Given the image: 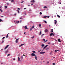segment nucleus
I'll return each mask as SVG.
<instances>
[{
  "mask_svg": "<svg viewBox=\"0 0 65 65\" xmlns=\"http://www.w3.org/2000/svg\"><path fill=\"white\" fill-rule=\"evenodd\" d=\"M46 41H47V40H46L45 42H46Z\"/></svg>",
  "mask_w": 65,
  "mask_h": 65,
  "instance_id": "e2e57ef3",
  "label": "nucleus"
},
{
  "mask_svg": "<svg viewBox=\"0 0 65 65\" xmlns=\"http://www.w3.org/2000/svg\"><path fill=\"white\" fill-rule=\"evenodd\" d=\"M0 22H1V19H0Z\"/></svg>",
  "mask_w": 65,
  "mask_h": 65,
  "instance_id": "864d4df0",
  "label": "nucleus"
},
{
  "mask_svg": "<svg viewBox=\"0 0 65 65\" xmlns=\"http://www.w3.org/2000/svg\"><path fill=\"white\" fill-rule=\"evenodd\" d=\"M58 42H61V39H58Z\"/></svg>",
  "mask_w": 65,
  "mask_h": 65,
  "instance_id": "423d86ee",
  "label": "nucleus"
},
{
  "mask_svg": "<svg viewBox=\"0 0 65 65\" xmlns=\"http://www.w3.org/2000/svg\"><path fill=\"white\" fill-rule=\"evenodd\" d=\"M43 35H44V34H42L41 35V37H42V36H43Z\"/></svg>",
  "mask_w": 65,
  "mask_h": 65,
  "instance_id": "58836bf2",
  "label": "nucleus"
},
{
  "mask_svg": "<svg viewBox=\"0 0 65 65\" xmlns=\"http://www.w3.org/2000/svg\"><path fill=\"white\" fill-rule=\"evenodd\" d=\"M41 51V50H40V51Z\"/></svg>",
  "mask_w": 65,
  "mask_h": 65,
  "instance_id": "338daca9",
  "label": "nucleus"
},
{
  "mask_svg": "<svg viewBox=\"0 0 65 65\" xmlns=\"http://www.w3.org/2000/svg\"><path fill=\"white\" fill-rule=\"evenodd\" d=\"M32 29H33V28L32 27H31L30 28V31H31V30H32Z\"/></svg>",
  "mask_w": 65,
  "mask_h": 65,
  "instance_id": "b1692460",
  "label": "nucleus"
},
{
  "mask_svg": "<svg viewBox=\"0 0 65 65\" xmlns=\"http://www.w3.org/2000/svg\"><path fill=\"white\" fill-rule=\"evenodd\" d=\"M32 52L33 53H34V54L36 53L35 51H32Z\"/></svg>",
  "mask_w": 65,
  "mask_h": 65,
  "instance_id": "6ab92c4d",
  "label": "nucleus"
},
{
  "mask_svg": "<svg viewBox=\"0 0 65 65\" xmlns=\"http://www.w3.org/2000/svg\"><path fill=\"white\" fill-rule=\"evenodd\" d=\"M26 9V8H24L23 9Z\"/></svg>",
  "mask_w": 65,
  "mask_h": 65,
  "instance_id": "603ef678",
  "label": "nucleus"
},
{
  "mask_svg": "<svg viewBox=\"0 0 65 65\" xmlns=\"http://www.w3.org/2000/svg\"><path fill=\"white\" fill-rule=\"evenodd\" d=\"M44 23H47V22H46V21H44Z\"/></svg>",
  "mask_w": 65,
  "mask_h": 65,
  "instance_id": "7c9ffc66",
  "label": "nucleus"
},
{
  "mask_svg": "<svg viewBox=\"0 0 65 65\" xmlns=\"http://www.w3.org/2000/svg\"><path fill=\"white\" fill-rule=\"evenodd\" d=\"M2 21V22H3V21L2 20H1V21Z\"/></svg>",
  "mask_w": 65,
  "mask_h": 65,
  "instance_id": "69168bd1",
  "label": "nucleus"
},
{
  "mask_svg": "<svg viewBox=\"0 0 65 65\" xmlns=\"http://www.w3.org/2000/svg\"><path fill=\"white\" fill-rule=\"evenodd\" d=\"M20 19H22V18H20Z\"/></svg>",
  "mask_w": 65,
  "mask_h": 65,
  "instance_id": "13d9d810",
  "label": "nucleus"
},
{
  "mask_svg": "<svg viewBox=\"0 0 65 65\" xmlns=\"http://www.w3.org/2000/svg\"><path fill=\"white\" fill-rule=\"evenodd\" d=\"M41 46H42V48L43 47H44V45L43 44H42L41 45Z\"/></svg>",
  "mask_w": 65,
  "mask_h": 65,
  "instance_id": "4468645a",
  "label": "nucleus"
},
{
  "mask_svg": "<svg viewBox=\"0 0 65 65\" xmlns=\"http://www.w3.org/2000/svg\"><path fill=\"white\" fill-rule=\"evenodd\" d=\"M19 21H16V22L15 23V24H18V23H19Z\"/></svg>",
  "mask_w": 65,
  "mask_h": 65,
  "instance_id": "9b49d317",
  "label": "nucleus"
},
{
  "mask_svg": "<svg viewBox=\"0 0 65 65\" xmlns=\"http://www.w3.org/2000/svg\"><path fill=\"white\" fill-rule=\"evenodd\" d=\"M50 43H48V44H50Z\"/></svg>",
  "mask_w": 65,
  "mask_h": 65,
  "instance_id": "774afa93",
  "label": "nucleus"
},
{
  "mask_svg": "<svg viewBox=\"0 0 65 65\" xmlns=\"http://www.w3.org/2000/svg\"><path fill=\"white\" fill-rule=\"evenodd\" d=\"M54 23L55 24H57V21L55 20L54 21Z\"/></svg>",
  "mask_w": 65,
  "mask_h": 65,
  "instance_id": "6e6552de",
  "label": "nucleus"
},
{
  "mask_svg": "<svg viewBox=\"0 0 65 65\" xmlns=\"http://www.w3.org/2000/svg\"><path fill=\"white\" fill-rule=\"evenodd\" d=\"M38 52H40V51H38Z\"/></svg>",
  "mask_w": 65,
  "mask_h": 65,
  "instance_id": "bf43d9fd",
  "label": "nucleus"
},
{
  "mask_svg": "<svg viewBox=\"0 0 65 65\" xmlns=\"http://www.w3.org/2000/svg\"><path fill=\"white\" fill-rule=\"evenodd\" d=\"M31 55L32 56V57H34V56H36L35 54H34V53H32V54H31Z\"/></svg>",
  "mask_w": 65,
  "mask_h": 65,
  "instance_id": "7ed1b4c3",
  "label": "nucleus"
},
{
  "mask_svg": "<svg viewBox=\"0 0 65 65\" xmlns=\"http://www.w3.org/2000/svg\"><path fill=\"white\" fill-rule=\"evenodd\" d=\"M10 56V54H8L7 55V57H8V56Z\"/></svg>",
  "mask_w": 65,
  "mask_h": 65,
  "instance_id": "cd10ccee",
  "label": "nucleus"
},
{
  "mask_svg": "<svg viewBox=\"0 0 65 65\" xmlns=\"http://www.w3.org/2000/svg\"><path fill=\"white\" fill-rule=\"evenodd\" d=\"M34 38V36H33L31 37V38H32V39Z\"/></svg>",
  "mask_w": 65,
  "mask_h": 65,
  "instance_id": "f704fd0d",
  "label": "nucleus"
},
{
  "mask_svg": "<svg viewBox=\"0 0 65 65\" xmlns=\"http://www.w3.org/2000/svg\"><path fill=\"white\" fill-rule=\"evenodd\" d=\"M50 18V16H44L43 17V18Z\"/></svg>",
  "mask_w": 65,
  "mask_h": 65,
  "instance_id": "f03ea898",
  "label": "nucleus"
},
{
  "mask_svg": "<svg viewBox=\"0 0 65 65\" xmlns=\"http://www.w3.org/2000/svg\"><path fill=\"white\" fill-rule=\"evenodd\" d=\"M50 63V62H49V61H47V64H48V63Z\"/></svg>",
  "mask_w": 65,
  "mask_h": 65,
  "instance_id": "49530a36",
  "label": "nucleus"
},
{
  "mask_svg": "<svg viewBox=\"0 0 65 65\" xmlns=\"http://www.w3.org/2000/svg\"><path fill=\"white\" fill-rule=\"evenodd\" d=\"M33 5V4H32H32H31V6H32V5Z\"/></svg>",
  "mask_w": 65,
  "mask_h": 65,
  "instance_id": "8fccbe9b",
  "label": "nucleus"
},
{
  "mask_svg": "<svg viewBox=\"0 0 65 65\" xmlns=\"http://www.w3.org/2000/svg\"><path fill=\"white\" fill-rule=\"evenodd\" d=\"M41 31H40V32L39 35H41Z\"/></svg>",
  "mask_w": 65,
  "mask_h": 65,
  "instance_id": "c85d7f7f",
  "label": "nucleus"
},
{
  "mask_svg": "<svg viewBox=\"0 0 65 65\" xmlns=\"http://www.w3.org/2000/svg\"><path fill=\"white\" fill-rule=\"evenodd\" d=\"M45 53V52H41L40 53V54H44Z\"/></svg>",
  "mask_w": 65,
  "mask_h": 65,
  "instance_id": "0eeeda50",
  "label": "nucleus"
},
{
  "mask_svg": "<svg viewBox=\"0 0 65 65\" xmlns=\"http://www.w3.org/2000/svg\"><path fill=\"white\" fill-rule=\"evenodd\" d=\"M13 60H15V59L14 58L13 59Z\"/></svg>",
  "mask_w": 65,
  "mask_h": 65,
  "instance_id": "3c124183",
  "label": "nucleus"
},
{
  "mask_svg": "<svg viewBox=\"0 0 65 65\" xmlns=\"http://www.w3.org/2000/svg\"><path fill=\"white\" fill-rule=\"evenodd\" d=\"M24 28H25V29H28V28L27 27V26H25Z\"/></svg>",
  "mask_w": 65,
  "mask_h": 65,
  "instance_id": "dca6fc26",
  "label": "nucleus"
},
{
  "mask_svg": "<svg viewBox=\"0 0 65 65\" xmlns=\"http://www.w3.org/2000/svg\"><path fill=\"white\" fill-rule=\"evenodd\" d=\"M14 0H11V2H13Z\"/></svg>",
  "mask_w": 65,
  "mask_h": 65,
  "instance_id": "4be33fe9",
  "label": "nucleus"
},
{
  "mask_svg": "<svg viewBox=\"0 0 65 65\" xmlns=\"http://www.w3.org/2000/svg\"><path fill=\"white\" fill-rule=\"evenodd\" d=\"M42 14V13L41 12H40V14Z\"/></svg>",
  "mask_w": 65,
  "mask_h": 65,
  "instance_id": "ea45409f",
  "label": "nucleus"
},
{
  "mask_svg": "<svg viewBox=\"0 0 65 65\" xmlns=\"http://www.w3.org/2000/svg\"><path fill=\"white\" fill-rule=\"evenodd\" d=\"M9 45H7V46H6L4 48V50H6V49L7 48V47H8V46H9Z\"/></svg>",
  "mask_w": 65,
  "mask_h": 65,
  "instance_id": "20e7f679",
  "label": "nucleus"
},
{
  "mask_svg": "<svg viewBox=\"0 0 65 65\" xmlns=\"http://www.w3.org/2000/svg\"><path fill=\"white\" fill-rule=\"evenodd\" d=\"M57 16L58 18H60V15H57Z\"/></svg>",
  "mask_w": 65,
  "mask_h": 65,
  "instance_id": "c756f323",
  "label": "nucleus"
},
{
  "mask_svg": "<svg viewBox=\"0 0 65 65\" xmlns=\"http://www.w3.org/2000/svg\"><path fill=\"white\" fill-rule=\"evenodd\" d=\"M43 41H45V39H43Z\"/></svg>",
  "mask_w": 65,
  "mask_h": 65,
  "instance_id": "a18cd8bd",
  "label": "nucleus"
},
{
  "mask_svg": "<svg viewBox=\"0 0 65 65\" xmlns=\"http://www.w3.org/2000/svg\"><path fill=\"white\" fill-rule=\"evenodd\" d=\"M15 22H16V21H14V23H15Z\"/></svg>",
  "mask_w": 65,
  "mask_h": 65,
  "instance_id": "4d7b16f0",
  "label": "nucleus"
},
{
  "mask_svg": "<svg viewBox=\"0 0 65 65\" xmlns=\"http://www.w3.org/2000/svg\"><path fill=\"white\" fill-rule=\"evenodd\" d=\"M18 10H20V9L19 8H18Z\"/></svg>",
  "mask_w": 65,
  "mask_h": 65,
  "instance_id": "09e8293b",
  "label": "nucleus"
},
{
  "mask_svg": "<svg viewBox=\"0 0 65 65\" xmlns=\"http://www.w3.org/2000/svg\"><path fill=\"white\" fill-rule=\"evenodd\" d=\"M5 8H7V6H5Z\"/></svg>",
  "mask_w": 65,
  "mask_h": 65,
  "instance_id": "a878e982",
  "label": "nucleus"
},
{
  "mask_svg": "<svg viewBox=\"0 0 65 65\" xmlns=\"http://www.w3.org/2000/svg\"><path fill=\"white\" fill-rule=\"evenodd\" d=\"M26 34V33H25V32H24V34Z\"/></svg>",
  "mask_w": 65,
  "mask_h": 65,
  "instance_id": "0e129e2a",
  "label": "nucleus"
},
{
  "mask_svg": "<svg viewBox=\"0 0 65 65\" xmlns=\"http://www.w3.org/2000/svg\"><path fill=\"white\" fill-rule=\"evenodd\" d=\"M5 54H6L8 52V51H5Z\"/></svg>",
  "mask_w": 65,
  "mask_h": 65,
  "instance_id": "a211bd4d",
  "label": "nucleus"
},
{
  "mask_svg": "<svg viewBox=\"0 0 65 65\" xmlns=\"http://www.w3.org/2000/svg\"><path fill=\"white\" fill-rule=\"evenodd\" d=\"M19 38L17 39H16L15 41V42L16 43H18V41L19 40Z\"/></svg>",
  "mask_w": 65,
  "mask_h": 65,
  "instance_id": "39448f33",
  "label": "nucleus"
},
{
  "mask_svg": "<svg viewBox=\"0 0 65 65\" xmlns=\"http://www.w3.org/2000/svg\"><path fill=\"white\" fill-rule=\"evenodd\" d=\"M18 61H21V60H20V58H19V57H18Z\"/></svg>",
  "mask_w": 65,
  "mask_h": 65,
  "instance_id": "1a4fd4ad",
  "label": "nucleus"
},
{
  "mask_svg": "<svg viewBox=\"0 0 65 65\" xmlns=\"http://www.w3.org/2000/svg\"><path fill=\"white\" fill-rule=\"evenodd\" d=\"M31 27L32 28H34V26L33 25V26H32Z\"/></svg>",
  "mask_w": 65,
  "mask_h": 65,
  "instance_id": "2f4dec72",
  "label": "nucleus"
},
{
  "mask_svg": "<svg viewBox=\"0 0 65 65\" xmlns=\"http://www.w3.org/2000/svg\"><path fill=\"white\" fill-rule=\"evenodd\" d=\"M17 11L18 12V13H20V11L19 10H17Z\"/></svg>",
  "mask_w": 65,
  "mask_h": 65,
  "instance_id": "a19ab883",
  "label": "nucleus"
},
{
  "mask_svg": "<svg viewBox=\"0 0 65 65\" xmlns=\"http://www.w3.org/2000/svg\"><path fill=\"white\" fill-rule=\"evenodd\" d=\"M24 45V44H21L19 46V47H21V46H23V45Z\"/></svg>",
  "mask_w": 65,
  "mask_h": 65,
  "instance_id": "9d476101",
  "label": "nucleus"
},
{
  "mask_svg": "<svg viewBox=\"0 0 65 65\" xmlns=\"http://www.w3.org/2000/svg\"><path fill=\"white\" fill-rule=\"evenodd\" d=\"M47 31H48V30H47V29H46L45 30V32H47Z\"/></svg>",
  "mask_w": 65,
  "mask_h": 65,
  "instance_id": "bb28decb",
  "label": "nucleus"
},
{
  "mask_svg": "<svg viewBox=\"0 0 65 65\" xmlns=\"http://www.w3.org/2000/svg\"><path fill=\"white\" fill-rule=\"evenodd\" d=\"M17 15V14L16 13H15V14L14 15Z\"/></svg>",
  "mask_w": 65,
  "mask_h": 65,
  "instance_id": "c03bdc74",
  "label": "nucleus"
},
{
  "mask_svg": "<svg viewBox=\"0 0 65 65\" xmlns=\"http://www.w3.org/2000/svg\"><path fill=\"white\" fill-rule=\"evenodd\" d=\"M59 2H58V4H59Z\"/></svg>",
  "mask_w": 65,
  "mask_h": 65,
  "instance_id": "052dcab7",
  "label": "nucleus"
},
{
  "mask_svg": "<svg viewBox=\"0 0 65 65\" xmlns=\"http://www.w3.org/2000/svg\"><path fill=\"white\" fill-rule=\"evenodd\" d=\"M48 46V45H46L42 49V50H43L41 51V52H43V51L44 49H45V48H46V47H47V46Z\"/></svg>",
  "mask_w": 65,
  "mask_h": 65,
  "instance_id": "f257e3e1",
  "label": "nucleus"
},
{
  "mask_svg": "<svg viewBox=\"0 0 65 65\" xmlns=\"http://www.w3.org/2000/svg\"><path fill=\"white\" fill-rule=\"evenodd\" d=\"M26 56V55L24 54L23 55V56Z\"/></svg>",
  "mask_w": 65,
  "mask_h": 65,
  "instance_id": "5fc2aeb1",
  "label": "nucleus"
},
{
  "mask_svg": "<svg viewBox=\"0 0 65 65\" xmlns=\"http://www.w3.org/2000/svg\"><path fill=\"white\" fill-rule=\"evenodd\" d=\"M53 29H52V30H51L50 31V32H54V31H53Z\"/></svg>",
  "mask_w": 65,
  "mask_h": 65,
  "instance_id": "aec40b11",
  "label": "nucleus"
},
{
  "mask_svg": "<svg viewBox=\"0 0 65 65\" xmlns=\"http://www.w3.org/2000/svg\"><path fill=\"white\" fill-rule=\"evenodd\" d=\"M35 59L36 60H37V56H35Z\"/></svg>",
  "mask_w": 65,
  "mask_h": 65,
  "instance_id": "ddd939ff",
  "label": "nucleus"
},
{
  "mask_svg": "<svg viewBox=\"0 0 65 65\" xmlns=\"http://www.w3.org/2000/svg\"><path fill=\"white\" fill-rule=\"evenodd\" d=\"M41 24H39V27H41Z\"/></svg>",
  "mask_w": 65,
  "mask_h": 65,
  "instance_id": "5701e85b",
  "label": "nucleus"
},
{
  "mask_svg": "<svg viewBox=\"0 0 65 65\" xmlns=\"http://www.w3.org/2000/svg\"><path fill=\"white\" fill-rule=\"evenodd\" d=\"M31 2H32L33 3H34V2H35V1L34 0H32V1H31Z\"/></svg>",
  "mask_w": 65,
  "mask_h": 65,
  "instance_id": "2eb2a0df",
  "label": "nucleus"
},
{
  "mask_svg": "<svg viewBox=\"0 0 65 65\" xmlns=\"http://www.w3.org/2000/svg\"><path fill=\"white\" fill-rule=\"evenodd\" d=\"M0 10L1 11V12H2L3 11H2L1 9H0Z\"/></svg>",
  "mask_w": 65,
  "mask_h": 65,
  "instance_id": "e433bc0d",
  "label": "nucleus"
},
{
  "mask_svg": "<svg viewBox=\"0 0 65 65\" xmlns=\"http://www.w3.org/2000/svg\"><path fill=\"white\" fill-rule=\"evenodd\" d=\"M4 42V40L2 41L1 42L2 43V44L3 43V42Z\"/></svg>",
  "mask_w": 65,
  "mask_h": 65,
  "instance_id": "393cba45",
  "label": "nucleus"
},
{
  "mask_svg": "<svg viewBox=\"0 0 65 65\" xmlns=\"http://www.w3.org/2000/svg\"><path fill=\"white\" fill-rule=\"evenodd\" d=\"M53 34V32L51 33V34H50V36H52V35Z\"/></svg>",
  "mask_w": 65,
  "mask_h": 65,
  "instance_id": "f8f14e48",
  "label": "nucleus"
},
{
  "mask_svg": "<svg viewBox=\"0 0 65 65\" xmlns=\"http://www.w3.org/2000/svg\"><path fill=\"white\" fill-rule=\"evenodd\" d=\"M57 52V50H55V53H56Z\"/></svg>",
  "mask_w": 65,
  "mask_h": 65,
  "instance_id": "4c0bfd02",
  "label": "nucleus"
},
{
  "mask_svg": "<svg viewBox=\"0 0 65 65\" xmlns=\"http://www.w3.org/2000/svg\"><path fill=\"white\" fill-rule=\"evenodd\" d=\"M7 5H9V3H7Z\"/></svg>",
  "mask_w": 65,
  "mask_h": 65,
  "instance_id": "37998d69",
  "label": "nucleus"
},
{
  "mask_svg": "<svg viewBox=\"0 0 65 65\" xmlns=\"http://www.w3.org/2000/svg\"><path fill=\"white\" fill-rule=\"evenodd\" d=\"M43 8H47V7H46V6H45L44 7H43Z\"/></svg>",
  "mask_w": 65,
  "mask_h": 65,
  "instance_id": "f3484780",
  "label": "nucleus"
},
{
  "mask_svg": "<svg viewBox=\"0 0 65 65\" xmlns=\"http://www.w3.org/2000/svg\"><path fill=\"white\" fill-rule=\"evenodd\" d=\"M8 34H9V33L7 35V36H6V38H8Z\"/></svg>",
  "mask_w": 65,
  "mask_h": 65,
  "instance_id": "412c9836",
  "label": "nucleus"
},
{
  "mask_svg": "<svg viewBox=\"0 0 65 65\" xmlns=\"http://www.w3.org/2000/svg\"><path fill=\"white\" fill-rule=\"evenodd\" d=\"M5 38V37H3L2 38V39L3 40Z\"/></svg>",
  "mask_w": 65,
  "mask_h": 65,
  "instance_id": "c9c22d12",
  "label": "nucleus"
},
{
  "mask_svg": "<svg viewBox=\"0 0 65 65\" xmlns=\"http://www.w3.org/2000/svg\"><path fill=\"white\" fill-rule=\"evenodd\" d=\"M49 49V48H47L46 49V50H48Z\"/></svg>",
  "mask_w": 65,
  "mask_h": 65,
  "instance_id": "de8ad7c7",
  "label": "nucleus"
},
{
  "mask_svg": "<svg viewBox=\"0 0 65 65\" xmlns=\"http://www.w3.org/2000/svg\"><path fill=\"white\" fill-rule=\"evenodd\" d=\"M55 36V35L54 34L53 35V36Z\"/></svg>",
  "mask_w": 65,
  "mask_h": 65,
  "instance_id": "6e6d98bb",
  "label": "nucleus"
},
{
  "mask_svg": "<svg viewBox=\"0 0 65 65\" xmlns=\"http://www.w3.org/2000/svg\"><path fill=\"white\" fill-rule=\"evenodd\" d=\"M28 6H30V5H28Z\"/></svg>",
  "mask_w": 65,
  "mask_h": 65,
  "instance_id": "680f3d73",
  "label": "nucleus"
},
{
  "mask_svg": "<svg viewBox=\"0 0 65 65\" xmlns=\"http://www.w3.org/2000/svg\"><path fill=\"white\" fill-rule=\"evenodd\" d=\"M23 2H24V1H22V2H20V3H23Z\"/></svg>",
  "mask_w": 65,
  "mask_h": 65,
  "instance_id": "473e14b6",
  "label": "nucleus"
},
{
  "mask_svg": "<svg viewBox=\"0 0 65 65\" xmlns=\"http://www.w3.org/2000/svg\"><path fill=\"white\" fill-rule=\"evenodd\" d=\"M21 59H23V56H21Z\"/></svg>",
  "mask_w": 65,
  "mask_h": 65,
  "instance_id": "72a5a7b5",
  "label": "nucleus"
},
{
  "mask_svg": "<svg viewBox=\"0 0 65 65\" xmlns=\"http://www.w3.org/2000/svg\"><path fill=\"white\" fill-rule=\"evenodd\" d=\"M52 64L53 65H55V63H53Z\"/></svg>",
  "mask_w": 65,
  "mask_h": 65,
  "instance_id": "79ce46f5",
  "label": "nucleus"
}]
</instances>
